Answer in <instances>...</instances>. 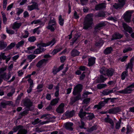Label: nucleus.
<instances>
[{
    "label": "nucleus",
    "mask_w": 134,
    "mask_h": 134,
    "mask_svg": "<svg viewBox=\"0 0 134 134\" xmlns=\"http://www.w3.org/2000/svg\"><path fill=\"white\" fill-rule=\"evenodd\" d=\"M122 37L123 35L119 33H116L113 35V38L111 40H113L114 39H120L122 38Z\"/></svg>",
    "instance_id": "aec40b11"
},
{
    "label": "nucleus",
    "mask_w": 134,
    "mask_h": 134,
    "mask_svg": "<svg viewBox=\"0 0 134 134\" xmlns=\"http://www.w3.org/2000/svg\"><path fill=\"white\" fill-rule=\"evenodd\" d=\"M21 128L18 131L17 134H26L27 133V131L25 129L23 128V127L21 126Z\"/></svg>",
    "instance_id": "c756f323"
},
{
    "label": "nucleus",
    "mask_w": 134,
    "mask_h": 134,
    "mask_svg": "<svg viewBox=\"0 0 134 134\" xmlns=\"http://www.w3.org/2000/svg\"><path fill=\"white\" fill-rule=\"evenodd\" d=\"M48 61L47 59H43L39 61L36 65V66L37 68L40 67L44 63H46Z\"/></svg>",
    "instance_id": "a878e982"
},
{
    "label": "nucleus",
    "mask_w": 134,
    "mask_h": 134,
    "mask_svg": "<svg viewBox=\"0 0 134 134\" xmlns=\"http://www.w3.org/2000/svg\"><path fill=\"white\" fill-rule=\"evenodd\" d=\"M6 59V56L5 55V53L1 52L0 54V60L2 59L5 60Z\"/></svg>",
    "instance_id": "de8ad7c7"
},
{
    "label": "nucleus",
    "mask_w": 134,
    "mask_h": 134,
    "mask_svg": "<svg viewBox=\"0 0 134 134\" xmlns=\"http://www.w3.org/2000/svg\"><path fill=\"white\" fill-rule=\"evenodd\" d=\"M132 49V48L130 47H129L127 48H125L124 49L123 51V52L124 53H125L129 51H131Z\"/></svg>",
    "instance_id": "052dcab7"
},
{
    "label": "nucleus",
    "mask_w": 134,
    "mask_h": 134,
    "mask_svg": "<svg viewBox=\"0 0 134 134\" xmlns=\"http://www.w3.org/2000/svg\"><path fill=\"white\" fill-rule=\"evenodd\" d=\"M23 102L24 105L27 109H31V107L32 105V102L29 99L25 98L24 99Z\"/></svg>",
    "instance_id": "0eeeda50"
},
{
    "label": "nucleus",
    "mask_w": 134,
    "mask_h": 134,
    "mask_svg": "<svg viewBox=\"0 0 134 134\" xmlns=\"http://www.w3.org/2000/svg\"><path fill=\"white\" fill-rule=\"evenodd\" d=\"M134 62V57H132L130 60V62L127 65V66L126 67V70H127L128 68H130L132 70V69L133 66V63Z\"/></svg>",
    "instance_id": "ddd939ff"
},
{
    "label": "nucleus",
    "mask_w": 134,
    "mask_h": 134,
    "mask_svg": "<svg viewBox=\"0 0 134 134\" xmlns=\"http://www.w3.org/2000/svg\"><path fill=\"white\" fill-rule=\"evenodd\" d=\"M64 103H61L56 109V111L59 113H63L64 112Z\"/></svg>",
    "instance_id": "9d476101"
},
{
    "label": "nucleus",
    "mask_w": 134,
    "mask_h": 134,
    "mask_svg": "<svg viewBox=\"0 0 134 134\" xmlns=\"http://www.w3.org/2000/svg\"><path fill=\"white\" fill-rule=\"evenodd\" d=\"M21 125H19L18 126H14L13 129V132H17L18 130V131L20 129V128H21Z\"/></svg>",
    "instance_id": "49530a36"
},
{
    "label": "nucleus",
    "mask_w": 134,
    "mask_h": 134,
    "mask_svg": "<svg viewBox=\"0 0 134 134\" xmlns=\"http://www.w3.org/2000/svg\"><path fill=\"white\" fill-rule=\"evenodd\" d=\"M21 25V23H18L16 22L13 24L12 28L14 29H18Z\"/></svg>",
    "instance_id": "2f4dec72"
},
{
    "label": "nucleus",
    "mask_w": 134,
    "mask_h": 134,
    "mask_svg": "<svg viewBox=\"0 0 134 134\" xmlns=\"http://www.w3.org/2000/svg\"><path fill=\"white\" fill-rule=\"evenodd\" d=\"M59 24L61 26H63L64 24V20L62 18L61 15H60L59 17Z\"/></svg>",
    "instance_id": "a18cd8bd"
},
{
    "label": "nucleus",
    "mask_w": 134,
    "mask_h": 134,
    "mask_svg": "<svg viewBox=\"0 0 134 134\" xmlns=\"http://www.w3.org/2000/svg\"><path fill=\"white\" fill-rule=\"evenodd\" d=\"M88 113L86 112L83 111V109L82 108L81 109L78 114L79 117L81 118V119H83L86 114H87Z\"/></svg>",
    "instance_id": "a211bd4d"
},
{
    "label": "nucleus",
    "mask_w": 134,
    "mask_h": 134,
    "mask_svg": "<svg viewBox=\"0 0 134 134\" xmlns=\"http://www.w3.org/2000/svg\"><path fill=\"white\" fill-rule=\"evenodd\" d=\"M59 99V98H56L52 100L50 103L51 105L52 106H55L58 102Z\"/></svg>",
    "instance_id": "473e14b6"
},
{
    "label": "nucleus",
    "mask_w": 134,
    "mask_h": 134,
    "mask_svg": "<svg viewBox=\"0 0 134 134\" xmlns=\"http://www.w3.org/2000/svg\"><path fill=\"white\" fill-rule=\"evenodd\" d=\"M103 100V101L100 102L99 103V104L95 105L94 106V108H97L98 109H101L102 107L104 105L105 103H106L105 101H104V99Z\"/></svg>",
    "instance_id": "f3484780"
},
{
    "label": "nucleus",
    "mask_w": 134,
    "mask_h": 134,
    "mask_svg": "<svg viewBox=\"0 0 134 134\" xmlns=\"http://www.w3.org/2000/svg\"><path fill=\"white\" fill-rule=\"evenodd\" d=\"M120 111V108H119L117 107L109 109L108 112L109 113L115 114L119 112Z\"/></svg>",
    "instance_id": "412c9836"
},
{
    "label": "nucleus",
    "mask_w": 134,
    "mask_h": 134,
    "mask_svg": "<svg viewBox=\"0 0 134 134\" xmlns=\"http://www.w3.org/2000/svg\"><path fill=\"white\" fill-rule=\"evenodd\" d=\"M75 113L74 110H73L71 111H66L65 113V115L68 118H70L72 117L75 114Z\"/></svg>",
    "instance_id": "bb28decb"
},
{
    "label": "nucleus",
    "mask_w": 134,
    "mask_h": 134,
    "mask_svg": "<svg viewBox=\"0 0 134 134\" xmlns=\"http://www.w3.org/2000/svg\"><path fill=\"white\" fill-rule=\"evenodd\" d=\"M24 11V10L22 9H18V10L16 14L18 15H19L21 13H22Z\"/></svg>",
    "instance_id": "774afa93"
},
{
    "label": "nucleus",
    "mask_w": 134,
    "mask_h": 134,
    "mask_svg": "<svg viewBox=\"0 0 134 134\" xmlns=\"http://www.w3.org/2000/svg\"><path fill=\"white\" fill-rule=\"evenodd\" d=\"M92 94V92H88L87 91H85L83 92L82 95V98H84L86 97L87 96V95L90 94Z\"/></svg>",
    "instance_id": "8fccbe9b"
},
{
    "label": "nucleus",
    "mask_w": 134,
    "mask_h": 134,
    "mask_svg": "<svg viewBox=\"0 0 134 134\" xmlns=\"http://www.w3.org/2000/svg\"><path fill=\"white\" fill-rule=\"evenodd\" d=\"M127 70L126 71H124L121 74V78L122 80H124L126 76H127Z\"/></svg>",
    "instance_id": "58836bf2"
},
{
    "label": "nucleus",
    "mask_w": 134,
    "mask_h": 134,
    "mask_svg": "<svg viewBox=\"0 0 134 134\" xmlns=\"http://www.w3.org/2000/svg\"><path fill=\"white\" fill-rule=\"evenodd\" d=\"M114 73V70L112 68L108 69L107 73L106 75L109 77H110L112 76Z\"/></svg>",
    "instance_id": "b1692460"
},
{
    "label": "nucleus",
    "mask_w": 134,
    "mask_h": 134,
    "mask_svg": "<svg viewBox=\"0 0 134 134\" xmlns=\"http://www.w3.org/2000/svg\"><path fill=\"white\" fill-rule=\"evenodd\" d=\"M93 14H90L85 17L83 22V27L84 29H86L91 27L93 23Z\"/></svg>",
    "instance_id": "f03ea898"
},
{
    "label": "nucleus",
    "mask_w": 134,
    "mask_h": 134,
    "mask_svg": "<svg viewBox=\"0 0 134 134\" xmlns=\"http://www.w3.org/2000/svg\"><path fill=\"white\" fill-rule=\"evenodd\" d=\"M53 118L55 119V118L50 114H44L40 118L41 119H44L46 120L41 122L40 124L43 125L49 122H52V119Z\"/></svg>",
    "instance_id": "20e7f679"
},
{
    "label": "nucleus",
    "mask_w": 134,
    "mask_h": 134,
    "mask_svg": "<svg viewBox=\"0 0 134 134\" xmlns=\"http://www.w3.org/2000/svg\"><path fill=\"white\" fill-rule=\"evenodd\" d=\"M133 90L131 88H130L128 86L124 90L119 91L118 92L120 93L124 94H128L131 93Z\"/></svg>",
    "instance_id": "f8f14e48"
},
{
    "label": "nucleus",
    "mask_w": 134,
    "mask_h": 134,
    "mask_svg": "<svg viewBox=\"0 0 134 134\" xmlns=\"http://www.w3.org/2000/svg\"><path fill=\"white\" fill-rule=\"evenodd\" d=\"M36 40V38L34 36L30 37L28 38L29 41L31 42H34Z\"/></svg>",
    "instance_id": "bf43d9fd"
},
{
    "label": "nucleus",
    "mask_w": 134,
    "mask_h": 134,
    "mask_svg": "<svg viewBox=\"0 0 134 134\" xmlns=\"http://www.w3.org/2000/svg\"><path fill=\"white\" fill-rule=\"evenodd\" d=\"M90 100V99L89 98H87L85 99L83 101V103H84L87 104L88 103Z\"/></svg>",
    "instance_id": "680f3d73"
},
{
    "label": "nucleus",
    "mask_w": 134,
    "mask_h": 134,
    "mask_svg": "<svg viewBox=\"0 0 134 134\" xmlns=\"http://www.w3.org/2000/svg\"><path fill=\"white\" fill-rule=\"evenodd\" d=\"M55 42V39L53 38L51 41L47 43H44L42 42L37 43V45L38 48L34 51V54H37L41 53L42 52L46 50V49L43 48V47H46L51 44L53 46Z\"/></svg>",
    "instance_id": "f257e3e1"
},
{
    "label": "nucleus",
    "mask_w": 134,
    "mask_h": 134,
    "mask_svg": "<svg viewBox=\"0 0 134 134\" xmlns=\"http://www.w3.org/2000/svg\"><path fill=\"white\" fill-rule=\"evenodd\" d=\"M73 124L70 122H67L64 124L65 128L67 130L72 131Z\"/></svg>",
    "instance_id": "4468645a"
},
{
    "label": "nucleus",
    "mask_w": 134,
    "mask_h": 134,
    "mask_svg": "<svg viewBox=\"0 0 134 134\" xmlns=\"http://www.w3.org/2000/svg\"><path fill=\"white\" fill-rule=\"evenodd\" d=\"M81 99V94H79L76 96L72 97L71 98L70 103L72 105L76 101L79 100Z\"/></svg>",
    "instance_id": "1a4fd4ad"
},
{
    "label": "nucleus",
    "mask_w": 134,
    "mask_h": 134,
    "mask_svg": "<svg viewBox=\"0 0 134 134\" xmlns=\"http://www.w3.org/2000/svg\"><path fill=\"white\" fill-rule=\"evenodd\" d=\"M105 24L104 23H99L98 24L96 25L94 28L95 30H99L101 27L105 26Z\"/></svg>",
    "instance_id": "f704fd0d"
},
{
    "label": "nucleus",
    "mask_w": 134,
    "mask_h": 134,
    "mask_svg": "<svg viewBox=\"0 0 134 134\" xmlns=\"http://www.w3.org/2000/svg\"><path fill=\"white\" fill-rule=\"evenodd\" d=\"M6 73H3L1 74V78L5 80H8L11 76V74L10 72L8 74V75H6Z\"/></svg>",
    "instance_id": "dca6fc26"
},
{
    "label": "nucleus",
    "mask_w": 134,
    "mask_h": 134,
    "mask_svg": "<svg viewBox=\"0 0 134 134\" xmlns=\"http://www.w3.org/2000/svg\"><path fill=\"white\" fill-rule=\"evenodd\" d=\"M107 85L105 84H99L97 86V88L98 89H101L105 87Z\"/></svg>",
    "instance_id": "c03bdc74"
},
{
    "label": "nucleus",
    "mask_w": 134,
    "mask_h": 134,
    "mask_svg": "<svg viewBox=\"0 0 134 134\" xmlns=\"http://www.w3.org/2000/svg\"><path fill=\"white\" fill-rule=\"evenodd\" d=\"M24 43V42L23 41H21L18 42V43L16 45V47L17 48H18L19 47L22 46Z\"/></svg>",
    "instance_id": "a19ab883"
},
{
    "label": "nucleus",
    "mask_w": 134,
    "mask_h": 134,
    "mask_svg": "<svg viewBox=\"0 0 134 134\" xmlns=\"http://www.w3.org/2000/svg\"><path fill=\"white\" fill-rule=\"evenodd\" d=\"M7 0H3V9H5L6 8L7 4Z\"/></svg>",
    "instance_id": "69168bd1"
},
{
    "label": "nucleus",
    "mask_w": 134,
    "mask_h": 134,
    "mask_svg": "<svg viewBox=\"0 0 134 134\" xmlns=\"http://www.w3.org/2000/svg\"><path fill=\"white\" fill-rule=\"evenodd\" d=\"M133 12V11H127L126 13L124 14V19L126 22L128 23L130 22L131 17Z\"/></svg>",
    "instance_id": "6e6552de"
},
{
    "label": "nucleus",
    "mask_w": 134,
    "mask_h": 134,
    "mask_svg": "<svg viewBox=\"0 0 134 134\" xmlns=\"http://www.w3.org/2000/svg\"><path fill=\"white\" fill-rule=\"evenodd\" d=\"M118 3H115L113 5L114 8L116 9H120L125 4V0H118Z\"/></svg>",
    "instance_id": "423d86ee"
},
{
    "label": "nucleus",
    "mask_w": 134,
    "mask_h": 134,
    "mask_svg": "<svg viewBox=\"0 0 134 134\" xmlns=\"http://www.w3.org/2000/svg\"><path fill=\"white\" fill-rule=\"evenodd\" d=\"M105 16V14L104 13L103 11H100L98 14L96 15V16H98L99 17H104Z\"/></svg>",
    "instance_id": "79ce46f5"
},
{
    "label": "nucleus",
    "mask_w": 134,
    "mask_h": 134,
    "mask_svg": "<svg viewBox=\"0 0 134 134\" xmlns=\"http://www.w3.org/2000/svg\"><path fill=\"white\" fill-rule=\"evenodd\" d=\"M32 3H33V4L32 5V6L34 8V9H36L37 10H39V9L38 8V4L35 2H32Z\"/></svg>",
    "instance_id": "3c124183"
},
{
    "label": "nucleus",
    "mask_w": 134,
    "mask_h": 134,
    "mask_svg": "<svg viewBox=\"0 0 134 134\" xmlns=\"http://www.w3.org/2000/svg\"><path fill=\"white\" fill-rule=\"evenodd\" d=\"M7 46V44L3 41H0V49H3L5 48Z\"/></svg>",
    "instance_id": "72a5a7b5"
},
{
    "label": "nucleus",
    "mask_w": 134,
    "mask_h": 134,
    "mask_svg": "<svg viewBox=\"0 0 134 134\" xmlns=\"http://www.w3.org/2000/svg\"><path fill=\"white\" fill-rule=\"evenodd\" d=\"M27 81L30 83V86L33 87V80L31 78H29L27 80Z\"/></svg>",
    "instance_id": "0e129e2a"
},
{
    "label": "nucleus",
    "mask_w": 134,
    "mask_h": 134,
    "mask_svg": "<svg viewBox=\"0 0 134 134\" xmlns=\"http://www.w3.org/2000/svg\"><path fill=\"white\" fill-rule=\"evenodd\" d=\"M97 125H94L92 127L88 129L87 131L89 132H91L97 129Z\"/></svg>",
    "instance_id": "37998d69"
},
{
    "label": "nucleus",
    "mask_w": 134,
    "mask_h": 134,
    "mask_svg": "<svg viewBox=\"0 0 134 134\" xmlns=\"http://www.w3.org/2000/svg\"><path fill=\"white\" fill-rule=\"evenodd\" d=\"M6 31L7 33L11 34H14V31L8 29L7 28Z\"/></svg>",
    "instance_id": "e2e57ef3"
},
{
    "label": "nucleus",
    "mask_w": 134,
    "mask_h": 134,
    "mask_svg": "<svg viewBox=\"0 0 134 134\" xmlns=\"http://www.w3.org/2000/svg\"><path fill=\"white\" fill-rule=\"evenodd\" d=\"M1 104L2 107L3 108L5 107L7 105H10L13 104V102L12 101H3L2 102Z\"/></svg>",
    "instance_id": "6ab92c4d"
},
{
    "label": "nucleus",
    "mask_w": 134,
    "mask_h": 134,
    "mask_svg": "<svg viewBox=\"0 0 134 134\" xmlns=\"http://www.w3.org/2000/svg\"><path fill=\"white\" fill-rule=\"evenodd\" d=\"M102 93L104 95H107L109 94V89H106L103 90L102 92Z\"/></svg>",
    "instance_id": "603ef678"
},
{
    "label": "nucleus",
    "mask_w": 134,
    "mask_h": 134,
    "mask_svg": "<svg viewBox=\"0 0 134 134\" xmlns=\"http://www.w3.org/2000/svg\"><path fill=\"white\" fill-rule=\"evenodd\" d=\"M105 7L104 4L102 3L96 5L95 7V9L97 10H100Z\"/></svg>",
    "instance_id": "4be33fe9"
},
{
    "label": "nucleus",
    "mask_w": 134,
    "mask_h": 134,
    "mask_svg": "<svg viewBox=\"0 0 134 134\" xmlns=\"http://www.w3.org/2000/svg\"><path fill=\"white\" fill-rule=\"evenodd\" d=\"M34 109L33 108H32L31 109H27L26 110L22 112H21L20 113V115L21 116H23L25 115H27L28 113V111H31Z\"/></svg>",
    "instance_id": "e433bc0d"
},
{
    "label": "nucleus",
    "mask_w": 134,
    "mask_h": 134,
    "mask_svg": "<svg viewBox=\"0 0 134 134\" xmlns=\"http://www.w3.org/2000/svg\"><path fill=\"white\" fill-rule=\"evenodd\" d=\"M118 98H107V99H106L105 98H102V99H104V101H105L106 103H107L109 100H110V101L111 102H114V100H116L117 99H118Z\"/></svg>",
    "instance_id": "c9c22d12"
},
{
    "label": "nucleus",
    "mask_w": 134,
    "mask_h": 134,
    "mask_svg": "<svg viewBox=\"0 0 134 134\" xmlns=\"http://www.w3.org/2000/svg\"><path fill=\"white\" fill-rule=\"evenodd\" d=\"M87 114L89 115L87 116V119L89 120H91L95 118V116L93 113H88Z\"/></svg>",
    "instance_id": "4c0bfd02"
},
{
    "label": "nucleus",
    "mask_w": 134,
    "mask_h": 134,
    "mask_svg": "<svg viewBox=\"0 0 134 134\" xmlns=\"http://www.w3.org/2000/svg\"><path fill=\"white\" fill-rule=\"evenodd\" d=\"M15 43H12L9 45H8L6 48V50H8L11 49L12 48L14 47L15 45Z\"/></svg>",
    "instance_id": "ea45409f"
},
{
    "label": "nucleus",
    "mask_w": 134,
    "mask_h": 134,
    "mask_svg": "<svg viewBox=\"0 0 134 134\" xmlns=\"http://www.w3.org/2000/svg\"><path fill=\"white\" fill-rule=\"evenodd\" d=\"M36 56L34 54H30L27 56V58L29 60H32L35 58Z\"/></svg>",
    "instance_id": "864d4df0"
},
{
    "label": "nucleus",
    "mask_w": 134,
    "mask_h": 134,
    "mask_svg": "<svg viewBox=\"0 0 134 134\" xmlns=\"http://www.w3.org/2000/svg\"><path fill=\"white\" fill-rule=\"evenodd\" d=\"M62 49L61 48H57L54 49L53 50L52 52V53L53 55H54L58 52L60 51Z\"/></svg>",
    "instance_id": "09e8293b"
},
{
    "label": "nucleus",
    "mask_w": 134,
    "mask_h": 134,
    "mask_svg": "<svg viewBox=\"0 0 134 134\" xmlns=\"http://www.w3.org/2000/svg\"><path fill=\"white\" fill-rule=\"evenodd\" d=\"M107 78L104 77L102 75H100L98 78V83H103L107 79Z\"/></svg>",
    "instance_id": "7c9ffc66"
},
{
    "label": "nucleus",
    "mask_w": 134,
    "mask_h": 134,
    "mask_svg": "<svg viewBox=\"0 0 134 134\" xmlns=\"http://www.w3.org/2000/svg\"><path fill=\"white\" fill-rule=\"evenodd\" d=\"M108 69L104 67H102L100 69L99 72L100 74L105 76L106 75V73Z\"/></svg>",
    "instance_id": "c85d7f7f"
},
{
    "label": "nucleus",
    "mask_w": 134,
    "mask_h": 134,
    "mask_svg": "<svg viewBox=\"0 0 134 134\" xmlns=\"http://www.w3.org/2000/svg\"><path fill=\"white\" fill-rule=\"evenodd\" d=\"M79 36L77 34H75L74 38L72 39V43H74L76 41L78 38Z\"/></svg>",
    "instance_id": "6e6d98bb"
},
{
    "label": "nucleus",
    "mask_w": 134,
    "mask_h": 134,
    "mask_svg": "<svg viewBox=\"0 0 134 134\" xmlns=\"http://www.w3.org/2000/svg\"><path fill=\"white\" fill-rule=\"evenodd\" d=\"M127 132L126 134H127L130 132L132 131V128L129 125H127Z\"/></svg>",
    "instance_id": "5fc2aeb1"
},
{
    "label": "nucleus",
    "mask_w": 134,
    "mask_h": 134,
    "mask_svg": "<svg viewBox=\"0 0 134 134\" xmlns=\"http://www.w3.org/2000/svg\"><path fill=\"white\" fill-rule=\"evenodd\" d=\"M6 69V68L5 67V68H0V75L1 76V74H3V72Z\"/></svg>",
    "instance_id": "338daca9"
},
{
    "label": "nucleus",
    "mask_w": 134,
    "mask_h": 134,
    "mask_svg": "<svg viewBox=\"0 0 134 134\" xmlns=\"http://www.w3.org/2000/svg\"><path fill=\"white\" fill-rule=\"evenodd\" d=\"M80 52L76 49H73L71 52V55L73 57H75L78 56Z\"/></svg>",
    "instance_id": "393cba45"
},
{
    "label": "nucleus",
    "mask_w": 134,
    "mask_h": 134,
    "mask_svg": "<svg viewBox=\"0 0 134 134\" xmlns=\"http://www.w3.org/2000/svg\"><path fill=\"white\" fill-rule=\"evenodd\" d=\"M104 120L105 122L110 124L112 126H114V123L113 120L109 118V116L108 115H107V117L105 118Z\"/></svg>",
    "instance_id": "cd10ccee"
},
{
    "label": "nucleus",
    "mask_w": 134,
    "mask_h": 134,
    "mask_svg": "<svg viewBox=\"0 0 134 134\" xmlns=\"http://www.w3.org/2000/svg\"><path fill=\"white\" fill-rule=\"evenodd\" d=\"M56 26L55 19L54 18H51L48 23V26L47 27V28L53 32L54 31Z\"/></svg>",
    "instance_id": "7ed1b4c3"
},
{
    "label": "nucleus",
    "mask_w": 134,
    "mask_h": 134,
    "mask_svg": "<svg viewBox=\"0 0 134 134\" xmlns=\"http://www.w3.org/2000/svg\"><path fill=\"white\" fill-rule=\"evenodd\" d=\"M88 0H80L81 4L83 5H86L87 3Z\"/></svg>",
    "instance_id": "13d9d810"
},
{
    "label": "nucleus",
    "mask_w": 134,
    "mask_h": 134,
    "mask_svg": "<svg viewBox=\"0 0 134 134\" xmlns=\"http://www.w3.org/2000/svg\"><path fill=\"white\" fill-rule=\"evenodd\" d=\"M122 26L125 31L128 32L130 34L131 33L133 32V30L132 28L126 23H123Z\"/></svg>",
    "instance_id": "9b49d317"
},
{
    "label": "nucleus",
    "mask_w": 134,
    "mask_h": 134,
    "mask_svg": "<svg viewBox=\"0 0 134 134\" xmlns=\"http://www.w3.org/2000/svg\"><path fill=\"white\" fill-rule=\"evenodd\" d=\"M113 48L111 47L107 48L103 51L105 55L110 54L113 51Z\"/></svg>",
    "instance_id": "5701e85b"
},
{
    "label": "nucleus",
    "mask_w": 134,
    "mask_h": 134,
    "mask_svg": "<svg viewBox=\"0 0 134 134\" xmlns=\"http://www.w3.org/2000/svg\"><path fill=\"white\" fill-rule=\"evenodd\" d=\"M82 89V86L81 84H79L76 86L74 88L73 92V94L74 96L78 95L80 94V93L81 92Z\"/></svg>",
    "instance_id": "39448f33"
},
{
    "label": "nucleus",
    "mask_w": 134,
    "mask_h": 134,
    "mask_svg": "<svg viewBox=\"0 0 134 134\" xmlns=\"http://www.w3.org/2000/svg\"><path fill=\"white\" fill-rule=\"evenodd\" d=\"M41 121V120H40L38 119H37L34 120V121H33L32 122V124L35 125L37 124L39 122H40Z\"/></svg>",
    "instance_id": "4d7b16f0"
},
{
    "label": "nucleus",
    "mask_w": 134,
    "mask_h": 134,
    "mask_svg": "<svg viewBox=\"0 0 134 134\" xmlns=\"http://www.w3.org/2000/svg\"><path fill=\"white\" fill-rule=\"evenodd\" d=\"M96 58L92 57L89 58L88 59V65L89 66H93L95 63Z\"/></svg>",
    "instance_id": "2eb2a0df"
}]
</instances>
